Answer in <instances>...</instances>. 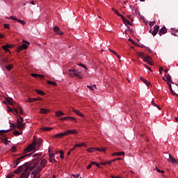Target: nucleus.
Here are the masks:
<instances>
[{
	"mask_svg": "<svg viewBox=\"0 0 178 178\" xmlns=\"http://www.w3.org/2000/svg\"><path fill=\"white\" fill-rule=\"evenodd\" d=\"M122 155H124V152H114L112 154L113 156H121Z\"/></svg>",
	"mask_w": 178,
	"mask_h": 178,
	"instance_id": "nucleus-19",
	"label": "nucleus"
},
{
	"mask_svg": "<svg viewBox=\"0 0 178 178\" xmlns=\"http://www.w3.org/2000/svg\"><path fill=\"white\" fill-rule=\"evenodd\" d=\"M36 92H38L39 95H44L45 94L42 90H36Z\"/></svg>",
	"mask_w": 178,
	"mask_h": 178,
	"instance_id": "nucleus-41",
	"label": "nucleus"
},
{
	"mask_svg": "<svg viewBox=\"0 0 178 178\" xmlns=\"http://www.w3.org/2000/svg\"><path fill=\"white\" fill-rule=\"evenodd\" d=\"M152 104L154 106H156V108H158V109H159V111H161L162 108L158 106L156 104H155V102H154V101H152Z\"/></svg>",
	"mask_w": 178,
	"mask_h": 178,
	"instance_id": "nucleus-36",
	"label": "nucleus"
},
{
	"mask_svg": "<svg viewBox=\"0 0 178 178\" xmlns=\"http://www.w3.org/2000/svg\"><path fill=\"white\" fill-rule=\"evenodd\" d=\"M13 176H15V175L13 173L8 174L7 175L6 178H13Z\"/></svg>",
	"mask_w": 178,
	"mask_h": 178,
	"instance_id": "nucleus-45",
	"label": "nucleus"
},
{
	"mask_svg": "<svg viewBox=\"0 0 178 178\" xmlns=\"http://www.w3.org/2000/svg\"><path fill=\"white\" fill-rule=\"evenodd\" d=\"M22 45L24 49H27V48H29V46H27V44H22Z\"/></svg>",
	"mask_w": 178,
	"mask_h": 178,
	"instance_id": "nucleus-48",
	"label": "nucleus"
},
{
	"mask_svg": "<svg viewBox=\"0 0 178 178\" xmlns=\"http://www.w3.org/2000/svg\"><path fill=\"white\" fill-rule=\"evenodd\" d=\"M69 118H70V116L64 117V120H70Z\"/></svg>",
	"mask_w": 178,
	"mask_h": 178,
	"instance_id": "nucleus-62",
	"label": "nucleus"
},
{
	"mask_svg": "<svg viewBox=\"0 0 178 178\" xmlns=\"http://www.w3.org/2000/svg\"><path fill=\"white\" fill-rule=\"evenodd\" d=\"M111 177H112V178H122V177H118V176L113 177V175H111Z\"/></svg>",
	"mask_w": 178,
	"mask_h": 178,
	"instance_id": "nucleus-64",
	"label": "nucleus"
},
{
	"mask_svg": "<svg viewBox=\"0 0 178 178\" xmlns=\"http://www.w3.org/2000/svg\"><path fill=\"white\" fill-rule=\"evenodd\" d=\"M0 141H1V143H4V144H6V145H8V138H7L0 137Z\"/></svg>",
	"mask_w": 178,
	"mask_h": 178,
	"instance_id": "nucleus-23",
	"label": "nucleus"
},
{
	"mask_svg": "<svg viewBox=\"0 0 178 178\" xmlns=\"http://www.w3.org/2000/svg\"><path fill=\"white\" fill-rule=\"evenodd\" d=\"M6 102H8V104L11 105L12 106H15V105H16V103L15 102H13V99H12V97L6 98Z\"/></svg>",
	"mask_w": 178,
	"mask_h": 178,
	"instance_id": "nucleus-9",
	"label": "nucleus"
},
{
	"mask_svg": "<svg viewBox=\"0 0 178 178\" xmlns=\"http://www.w3.org/2000/svg\"><path fill=\"white\" fill-rule=\"evenodd\" d=\"M97 151H99V152H105L106 151V147L96 148Z\"/></svg>",
	"mask_w": 178,
	"mask_h": 178,
	"instance_id": "nucleus-28",
	"label": "nucleus"
},
{
	"mask_svg": "<svg viewBox=\"0 0 178 178\" xmlns=\"http://www.w3.org/2000/svg\"><path fill=\"white\" fill-rule=\"evenodd\" d=\"M4 27H5V29H9V24H5Z\"/></svg>",
	"mask_w": 178,
	"mask_h": 178,
	"instance_id": "nucleus-57",
	"label": "nucleus"
},
{
	"mask_svg": "<svg viewBox=\"0 0 178 178\" xmlns=\"http://www.w3.org/2000/svg\"><path fill=\"white\" fill-rule=\"evenodd\" d=\"M112 10L113 13H115V15H118V16H120V17H121V19H122V16H123V15L120 14L119 12L118 11V10H116L115 8H112Z\"/></svg>",
	"mask_w": 178,
	"mask_h": 178,
	"instance_id": "nucleus-25",
	"label": "nucleus"
},
{
	"mask_svg": "<svg viewBox=\"0 0 178 178\" xmlns=\"http://www.w3.org/2000/svg\"><path fill=\"white\" fill-rule=\"evenodd\" d=\"M8 48H10V45H9V44H6L2 47V49H4V51H6V52H10V51H9Z\"/></svg>",
	"mask_w": 178,
	"mask_h": 178,
	"instance_id": "nucleus-21",
	"label": "nucleus"
},
{
	"mask_svg": "<svg viewBox=\"0 0 178 178\" xmlns=\"http://www.w3.org/2000/svg\"><path fill=\"white\" fill-rule=\"evenodd\" d=\"M121 19H122L124 24H128L129 26H133L131 22H130V21H129L127 19H126V17H124V16H122Z\"/></svg>",
	"mask_w": 178,
	"mask_h": 178,
	"instance_id": "nucleus-12",
	"label": "nucleus"
},
{
	"mask_svg": "<svg viewBox=\"0 0 178 178\" xmlns=\"http://www.w3.org/2000/svg\"><path fill=\"white\" fill-rule=\"evenodd\" d=\"M30 155H31V154H26V155H24V156H22L20 157H19L18 159H17L15 160V168H16L17 166V165H19L20 163V159H24V158H26V156H30Z\"/></svg>",
	"mask_w": 178,
	"mask_h": 178,
	"instance_id": "nucleus-6",
	"label": "nucleus"
},
{
	"mask_svg": "<svg viewBox=\"0 0 178 178\" xmlns=\"http://www.w3.org/2000/svg\"><path fill=\"white\" fill-rule=\"evenodd\" d=\"M110 52H112L113 54H114V55H116L117 57L120 59V56H119V54H118L115 51L112 50V49H109Z\"/></svg>",
	"mask_w": 178,
	"mask_h": 178,
	"instance_id": "nucleus-32",
	"label": "nucleus"
},
{
	"mask_svg": "<svg viewBox=\"0 0 178 178\" xmlns=\"http://www.w3.org/2000/svg\"><path fill=\"white\" fill-rule=\"evenodd\" d=\"M48 163V161L47 159H43L41 160H35L33 163L29 164H25L26 169L24 172L21 175V178H29L30 176L29 170H35L36 172H41L44 168H45V165Z\"/></svg>",
	"mask_w": 178,
	"mask_h": 178,
	"instance_id": "nucleus-1",
	"label": "nucleus"
},
{
	"mask_svg": "<svg viewBox=\"0 0 178 178\" xmlns=\"http://www.w3.org/2000/svg\"><path fill=\"white\" fill-rule=\"evenodd\" d=\"M168 84L169 86L168 88H169V90H170L171 94H172V95H176V92H175V91H173V89L172 88V85L169 83H168Z\"/></svg>",
	"mask_w": 178,
	"mask_h": 178,
	"instance_id": "nucleus-24",
	"label": "nucleus"
},
{
	"mask_svg": "<svg viewBox=\"0 0 178 178\" xmlns=\"http://www.w3.org/2000/svg\"><path fill=\"white\" fill-rule=\"evenodd\" d=\"M1 62L2 63H8V58H2Z\"/></svg>",
	"mask_w": 178,
	"mask_h": 178,
	"instance_id": "nucleus-46",
	"label": "nucleus"
},
{
	"mask_svg": "<svg viewBox=\"0 0 178 178\" xmlns=\"http://www.w3.org/2000/svg\"><path fill=\"white\" fill-rule=\"evenodd\" d=\"M53 128H49V127H42L41 130L43 131H50V130H52Z\"/></svg>",
	"mask_w": 178,
	"mask_h": 178,
	"instance_id": "nucleus-26",
	"label": "nucleus"
},
{
	"mask_svg": "<svg viewBox=\"0 0 178 178\" xmlns=\"http://www.w3.org/2000/svg\"><path fill=\"white\" fill-rule=\"evenodd\" d=\"M69 72H70L69 74L71 76V77H78V79H83V76L80 74V72L76 71V70L70 69Z\"/></svg>",
	"mask_w": 178,
	"mask_h": 178,
	"instance_id": "nucleus-3",
	"label": "nucleus"
},
{
	"mask_svg": "<svg viewBox=\"0 0 178 178\" xmlns=\"http://www.w3.org/2000/svg\"><path fill=\"white\" fill-rule=\"evenodd\" d=\"M42 144V139H38L37 141H33L31 145H28L26 148L24 149V153L30 152L34 151L35 149H38Z\"/></svg>",
	"mask_w": 178,
	"mask_h": 178,
	"instance_id": "nucleus-2",
	"label": "nucleus"
},
{
	"mask_svg": "<svg viewBox=\"0 0 178 178\" xmlns=\"http://www.w3.org/2000/svg\"><path fill=\"white\" fill-rule=\"evenodd\" d=\"M95 151H97V148L95 147H90L88 149V152H95Z\"/></svg>",
	"mask_w": 178,
	"mask_h": 178,
	"instance_id": "nucleus-30",
	"label": "nucleus"
},
{
	"mask_svg": "<svg viewBox=\"0 0 178 178\" xmlns=\"http://www.w3.org/2000/svg\"><path fill=\"white\" fill-rule=\"evenodd\" d=\"M92 167V164H89V165L87 166V169H91Z\"/></svg>",
	"mask_w": 178,
	"mask_h": 178,
	"instance_id": "nucleus-59",
	"label": "nucleus"
},
{
	"mask_svg": "<svg viewBox=\"0 0 178 178\" xmlns=\"http://www.w3.org/2000/svg\"><path fill=\"white\" fill-rule=\"evenodd\" d=\"M163 72V67H159V73H160V74H162Z\"/></svg>",
	"mask_w": 178,
	"mask_h": 178,
	"instance_id": "nucleus-51",
	"label": "nucleus"
},
{
	"mask_svg": "<svg viewBox=\"0 0 178 178\" xmlns=\"http://www.w3.org/2000/svg\"><path fill=\"white\" fill-rule=\"evenodd\" d=\"M47 84H49L50 86H54V87L57 86V83L54 81H48Z\"/></svg>",
	"mask_w": 178,
	"mask_h": 178,
	"instance_id": "nucleus-29",
	"label": "nucleus"
},
{
	"mask_svg": "<svg viewBox=\"0 0 178 178\" xmlns=\"http://www.w3.org/2000/svg\"><path fill=\"white\" fill-rule=\"evenodd\" d=\"M37 101L36 98H29L28 99V102H35Z\"/></svg>",
	"mask_w": 178,
	"mask_h": 178,
	"instance_id": "nucleus-33",
	"label": "nucleus"
},
{
	"mask_svg": "<svg viewBox=\"0 0 178 178\" xmlns=\"http://www.w3.org/2000/svg\"><path fill=\"white\" fill-rule=\"evenodd\" d=\"M73 112H74L75 113H76V115H78V116H80L81 118H84V114L82 113L81 112H80V111L74 108L73 109Z\"/></svg>",
	"mask_w": 178,
	"mask_h": 178,
	"instance_id": "nucleus-15",
	"label": "nucleus"
},
{
	"mask_svg": "<svg viewBox=\"0 0 178 178\" xmlns=\"http://www.w3.org/2000/svg\"><path fill=\"white\" fill-rule=\"evenodd\" d=\"M74 177H75V178H79V177H80V175H72Z\"/></svg>",
	"mask_w": 178,
	"mask_h": 178,
	"instance_id": "nucleus-58",
	"label": "nucleus"
},
{
	"mask_svg": "<svg viewBox=\"0 0 178 178\" xmlns=\"http://www.w3.org/2000/svg\"><path fill=\"white\" fill-rule=\"evenodd\" d=\"M23 132H19V131H15L13 132L14 136H20V134H22Z\"/></svg>",
	"mask_w": 178,
	"mask_h": 178,
	"instance_id": "nucleus-34",
	"label": "nucleus"
},
{
	"mask_svg": "<svg viewBox=\"0 0 178 178\" xmlns=\"http://www.w3.org/2000/svg\"><path fill=\"white\" fill-rule=\"evenodd\" d=\"M49 157H50L51 159L55 158V154H49Z\"/></svg>",
	"mask_w": 178,
	"mask_h": 178,
	"instance_id": "nucleus-54",
	"label": "nucleus"
},
{
	"mask_svg": "<svg viewBox=\"0 0 178 178\" xmlns=\"http://www.w3.org/2000/svg\"><path fill=\"white\" fill-rule=\"evenodd\" d=\"M13 67V65H9L6 67V69H7V70H12Z\"/></svg>",
	"mask_w": 178,
	"mask_h": 178,
	"instance_id": "nucleus-40",
	"label": "nucleus"
},
{
	"mask_svg": "<svg viewBox=\"0 0 178 178\" xmlns=\"http://www.w3.org/2000/svg\"><path fill=\"white\" fill-rule=\"evenodd\" d=\"M138 58H141L142 59H143V58H145V55H144V52L138 53Z\"/></svg>",
	"mask_w": 178,
	"mask_h": 178,
	"instance_id": "nucleus-31",
	"label": "nucleus"
},
{
	"mask_svg": "<svg viewBox=\"0 0 178 178\" xmlns=\"http://www.w3.org/2000/svg\"><path fill=\"white\" fill-rule=\"evenodd\" d=\"M168 162H172V163H176V159L173 157L171 154H169Z\"/></svg>",
	"mask_w": 178,
	"mask_h": 178,
	"instance_id": "nucleus-17",
	"label": "nucleus"
},
{
	"mask_svg": "<svg viewBox=\"0 0 178 178\" xmlns=\"http://www.w3.org/2000/svg\"><path fill=\"white\" fill-rule=\"evenodd\" d=\"M31 76L35 79H38V77H40V74H31Z\"/></svg>",
	"mask_w": 178,
	"mask_h": 178,
	"instance_id": "nucleus-43",
	"label": "nucleus"
},
{
	"mask_svg": "<svg viewBox=\"0 0 178 178\" xmlns=\"http://www.w3.org/2000/svg\"><path fill=\"white\" fill-rule=\"evenodd\" d=\"M79 131L76 129H70L65 131L66 136H69V134H77Z\"/></svg>",
	"mask_w": 178,
	"mask_h": 178,
	"instance_id": "nucleus-8",
	"label": "nucleus"
},
{
	"mask_svg": "<svg viewBox=\"0 0 178 178\" xmlns=\"http://www.w3.org/2000/svg\"><path fill=\"white\" fill-rule=\"evenodd\" d=\"M131 9L132 10V13H134L135 15H139L140 16V12H138V9L134 6H131Z\"/></svg>",
	"mask_w": 178,
	"mask_h": 178,
	"instance_id": "nucleus-16",
	"label": "nucleus"
},
{
	"mask_svg": "<svg viewBox=\"0 0 178 178\" xmlns=\"http://www.w3.org/2000/svg\"><path fill=\"white\" fill-rule=\"evenodd\" d=\"M158 31H159V26L155 25L154 26V30L152 32V35H156V34H158Z\"/></svg>",
	"mask_w": 178,
	"mask_h": 178,
	"instance_id": "nucleus-11",
	"label": "nucleus"
},
{
	"mask_svg": "<svg viewBox=\"0 0 178 178\" xmlns=\"http://www.w3.org/2000/svg\"><path fill=\"white\" fill-rule=\"evenodd\" d=\"M54 31L58 35H63V32L60 31V29H59L58 26H54Z\"/></svg>",
	"mask_w": 178,
	"mask_h": 178,
	"instance_id": "nucleus-7",
	"label": "nucleus"
},
{
	"mask_svg": "<svg viewBox=\"0 0 178 178\" xmlns=\"http://www.w3.org/2000/svg\"><path fill=\"white\" fill-rule=\"evenodd\" d=\"M17 129H18V130H21L22 131V130H24L26 129V123H23V122H20L19 120H17Z\"/></svg>",
	"mask_w": 178,
	"mask_h": 178,
	"instance_id": "nucleus-4",
	"label": "nucleus"
},
{
	"mask_svg": "<svg viewBox=\"0 0 178 178\" xmlns=\"http://www.w3.org/2000/svg\"><path fill=\"white\" fill-rule=\"evenodd\" d=\"M12 152H16V147H12Z\"/></svg>",
	"mask_w": 178,
	"mask_h": 178,
	"instance_id": "nucleus-55",
	"label": "nucleus"
},
{
	"mask_svg": "<svg viewBox=\"0 0 178 178\" xmlns=\"http://www.w3.org/2000/svg\"><path fill=\"white\" fill-rule=\"evenodd\" d=\"M168 33V29H166V27L163 26L162 27L159 31V35H162L163 34H166Z\"/></svg>",
	"mask_w": 178,
	"mask_h": 178,
	"instance_id": "nucleus-14",
	"label": "nucleus"
},
{
	"mask_svg": "<svg viewBox=\"0 0 178 178\" xmlns=\"http://www.w3.org/2000/svg\"><path fill=\"white\" fill-rule=\"evenodd\" d=\"M44 77V75L39 74L38 78L40 79V80H43Z\"/></svg>",
	"mask_w": 178,
	"mask_h": 178,
	"instance_id": "nucleus-53",
	"label": "nucleus"
},
{
	"mask_svg": "<svg viewBox=\"0 0 178 178\" xmlns=\"http://www.w3.org/2000/svg\"><path fill=\"white\" fill-rule=\"evenodd\" d=\"M8 112H13V109H12L10 107H8Z\"/></svg>",
	"mask_w": 178,
	"mask_h": 178,
	"instance_id": "nucleus-61",
	"label": "nucleus"
},
{
	"mask_svg": "<svg viewBox=\"0 0 178 178\" xmlns=\"http://www.w3.org/2000/svg\"><path fill=\"white\" fill-rule=\"evenodd\" d=\"M23 49H24L23 48V46L21 45V46L18 47L17 52H20L21 51H23Z\"/></svg>",
	"mask_w": 178,
	"mask_h": 178,
	"instance_id": "nucleus-42",
	"label": "nucleus"
},
{
	"mask_svg": "<svg viewBox=\"0 0 178 178\" xmlns=\"http://www.w3.org/2000/svg\"><path fill=\"white\" fill-rule=\"evenodd\" d=\"M127 17L133 22V18H131V15H127Z\"/></svg>",
	"mask_w": 178,
	"mask_h": 178,
	"instance_id": "nucleus-56",
	"label": "nucleus"
},
{
	"mask_svg": "<svg viewBox=\"0 0 178 178\" xmlns=\"http://www.w3.org/2000/svg\"><path fill=\"white\" fill-rule=\"evenodd\" d=\"M26 165H30V163H25L24 165L19 166L17 170L14 171V173H16V175H19L20 172H22V170H24V168L26 170Z\"/></svg>",
	"mask_w": 178,
	"mask_h": 178,
	"instance_id": "nucleus-5",
	"label": "nucleus"
},
{
	"mask_svg": "<svg viewBox=\"0 0 178 178\" xmlns=\"http://www.w3.org/2000/svg\"><path fill=\"white\" fill-rule=\"evenodd\" d=\"M140 79L141 80V81H143V83H145V84H146V86H147V87H149V86H151V83L148 82V81H147V79L140 77Z\"/></svg>",
	"mask_w": 178,
	"mask_h": 178,
	"instance_id": "nucleus-20",
	"label": "nucleus"
},
{
	"mask_svg": "<svg viewBox=\"0 0 178 178\" xmlns=\"http://www.w3.org/2000/svg\"><path fill=\"white\" fill-rule=\"evenodd\" d=\"M166 80H167V81H169L170 83H173V82H172V78L170 77V75H168L166 76Z\"/></svg>",
	"mask_w": 178,
	"mask_h": 178,
	"instance_id": "nucleus-38",
	"label": "nucleus"
},
{
	"mask_svg": "<svg viewBox=\"0 0 178 178\" xmlns=\"http://www.w3.org/2000/svg\"><path fill=\"white\" fill-rule=\"evenodd\" d=\"M69 120H71V122H74V123H77V120L74 118V117H69Z\"/></svg>",
	"mask_w": 178,
	"mask_h": 178,
	"instance_id": "nucleus-35",
	"label": "nucleus"
},
{
	"mask_svg": "<svg viewBox=\"0 0 178 178\" xmlns=\"http://www.w3.org/2000/svg\"><path fill=\"white\" fill-rule=\"evenodd\" d=\"M10 127H12L13 129H16L17 124H15V123H10Z\"/></svg>",
	"mask_w": 178,
	"mask_h": 178,
	"instance_id": "nucleus-44",
	"label": "nucleus"
},
{
	"mask_svg": "<svg viewBox=\"0 0 178 178\" xmlns=\"http://www.w3.org/2000/svg\"><path fill=\"white\" fill-rule=\"evenodd\" d=\"M64 136H66V132L57 134L53 136V138H62L63 137H64Z\"/></svg>",
	"mask_w": 178,
	"mask_h": 178,
	"instance_id": "nucleus-13",
	"label": "nucleus"
},
{
	"mask_svg": "<svg viewBox=\"0 0 178 178\" xmlns=\"http://www.w3.org/2000/svg\"><path fill=\"white\" fill-rule=\"evenodd\" d=\"M144 66H145L146 69H147L148 70H150L151 72H152V70L151 69L150 67H149L148 65L144 64Z\"/></svg>",
	"mask_w": 178,
	"mask_h": 178,
	"instance_id": "nucleus-52",
	"label": "nucleus"
},
{
	"mask_svg": "<svg viewBox=\"0 0 178 178\" xmlns=\"http://www.w3.org/2000/svg\"><path fill=\"white\" fill-rule=\"evenodd\" d=\"M73 150H72V149L67 152V155H70L71 154H72V152Z\"/></svg>",
	"mask_w": 178,
	"mask_h": 178,
	"instance_id": "nucleus-63",
	"label": "nucleus"
},
{
	"mask_svg": "<svg viewBox=\"0 0 178 178\" xmlns=\"http://www.w3.org/2000/svg\"><path fill=\"white\" fill-rule=\"evenodd\" d=\"M8 131H9V130H6V131L1 130V131H0V136H3L4 133H8Z\"/></svg>",
	"mask_w": 178,
	"mask_h": 178,
	"instance_id": "nucleus-39",
	"label": "nucleus"
},
{
	"mask_svg": "<svg viewBox=\"0 0 178 178\" xmlns=\"http://www.w3.org/2000/svg\"><path fill=\"white\" fill-rule=\"evenodd\" d=\"M87 87H88V88H90V90H92V91H94V88H92V86H88Z\"/></svg>",
	"mask_w": 178,
	"mask_h": 178,
	"instance_id": "nucleus-60",
	"label": "nucleus"
},
{
	"mask_svg": "<svg viewBox=\"0 0 178 178\" xmlns=\"http://www.w3.org/2000/svg\"><path fill=\"white\" fill-rule=\"evenodd\" d=\"M177 32L175 31H171V34H172V35H175V37H176L177 35V34L176 33Z\"/></svg>",
	"mask_w": 178,
	"mask_h": 178,
	"instance_id": "nucleus-49",
	"label": "nucleus"
},
{
	"mask_svg": "<svg viewBox=\"0 0 178 178\" xmlns=\"http://www.w3.org/2000/svg\"><path fill=\"white\" fill-rule=\"evenodd\" d=\"M81 147H84V143H79V144L74 145V147L72 149V151H74L76 148H79Z\"/></svg>",
	"mask_w": 178,
	"mask_h": 178,
	"instance_id": "nucleus-18",
	"label": "nucleus"
},
{
	"mask_svg": "<svg viewBox=\"0 0 178 178\" xmlns=\"http://www.w3.org/2000/svg\"><path fill=\"white\" fill-rule=\"evenodd\" d=\"M48 112H49V110H48L47 108H40V113H43L44 115H47V113H48Z\"/></svg>",
	"mask_w": 178,
	"mask_h": 178,
	"instance_id": "nucleus-22",
	"label": "nucleus"
},
{
	"mask_svg": "<svg viewBox=\"0 0 178 178\" xmlns=\"http://www.w3.org/2000/svg\"><path fill=\"white\" fill-rule=\"evenodd\" d=\"M17 22H18V23H20L21 24H23V25L26 24V22H24V21H23L22 19H18Z\"/></svg>",
	"mask_w": 178,
	"mask_h": 178,
	"instance_id": "nucleus-47",
	"label": "nucleus"
},
{
	"mask_svg": "<svg viewBox=\"0 0 178 178\" xmlns=\"http://www.w3.org/2000/svg\"><path fill=\"white\" fill-rule=\"evenodd\" d=\"M145 58H146V59L147 60H149V62H151V56H145Z\"/></svg>",
	"mask_w": 178,
	"mask_h": 178,
	"instance_id": "nucleus-50",
	"label": "nucleus"
},
{
	"mask_svg": "<svg viewBox=\"0 0 178 178\" xmlns=\"http://www.w3.org/2000/svg\"><path fill=\"white\" fill-rule=\"evenodd\" d=\"M18 111H19L21 115H23V108L20 106H18L17 108H14V112H15L14 115H17Z\"/></svg>",
	"mask_w": 178,
	"mask_h": 178,
	"instance_id": "nucleus-10",
	"label": "nucleus"
},
{
	"mask_svg": "<svg viewBox=\"0 0 178 178\" xmlns=\"http://www.w3.org/2000/svg\"><path fill=\"white\" fill-rule=\"evenodd\" d=\"M143 62H146L147 63H149V65H152L151 62H149V60L146 58V57L143 58Z\"/></svg>",
	"mask_w": 178,
	"mask_h": 178,
	"instance_id": "nucleus-37",
	"label": "nucleus"
},
{
	"mask_svg": "<svg viewBox=\"0 0 178 178\" xmlns=\"http://www.w3.org/2000/svg\"><path fill=\"white\" fill-rule=\"evenodd\" d=\"M56 115L58 117H60V116H63V115H65V113L62 111H56Z\"/></svg>",
	"mask_w": 178,
	"mask_h": 178,
	"instance_id": "nucleus-27",
	"label": "nucleus"
}]
</instances>
